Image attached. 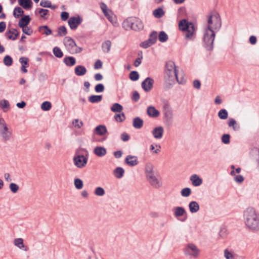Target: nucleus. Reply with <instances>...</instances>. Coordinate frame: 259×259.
Instances as JSON below:
<instances>
[{"label": "nucleus", "mask_w": 259, "mask_h": 259, "mask_svg": "<svg viewBox=\"0 0 259 259\" xmlns=\"http://www.w3.org/2000/svg\"><path fill=\"white\" fill-rule=\"evenodd\" d=\"M175 80H177L179 84H184L186 82V79L182 77L180 79L178 76V70L175 63L172 61L166 62L164 70V88L169 90L175 84Z\"/></svg>", "instance_id": "nucleus-1"}, {"label": "nucleus", "mask_w": 259, "mask_h": 259, "mask_svg": "<svg viewBox=\"0 0 259 259\" xmlns=\"http://www.w3.org/2000/svg\"><path fill=\"white\" fill-rule=\"evenodd\" d=\"M245 223L252 232L259 231V213L252 207H248L244 212Z\"/></svg>", "instance_id": "nucleus-2"}, {"label": "nucleus", "mask_w": 259, "mask_h": 259, "mask_svg": "<svg viewBox=\"0 0 259 259\" xmlns=\"http://www.w3.org/2000/svg\"><path fill=\"white\" fill-rule=\"evenodd\" d=\"M215 34L211 26L208 25L204 30L203 34L204 47L207 51H211L213 48V41L215 38Z\"/></svg>", "instance_id": "nucleus-3"}, {"label": "nucleus", "mask_w": 259, "mask_h": 259, "mask_svg": "<svg viewBox=\"0 0 259 259\" xmlns=\"http://www.w3.org/2000/svg\"><path fill=\"white\" fill-rule=\"evenodd\" d=\"M123 27L125 30L132 29L135 31H140L144 28L142 21L137 17H130L123 22Z\"/></svg>", "instance_id": "nucleus-4"}, {"label": "nucleus", "mask_w": 259, "mask_h": 259, "mask_svg": "<svg viewBox=\"0 0 259 259\" xmlns=\"http://www.w3.org/2000/svg\"><path fill=\"white\" fill-rule=\"evenodd\" d=\"M208 25L211 26L212 29L218 31L222 26L221 18L219 13L215 12L209 16L207 20Z\"/></svg>", "instance_id": "nucleus-5"}, {"label": "nucleus", "mask_w": 259, "mask_h": 259, "mask_svg": "<svg viewBox=\"0 0 259 259\" xmlns=\"http://www.w3.org/2000/svg\"><path fill=\"white\" fill-rule=\"evenodd\" d=\"M184 251L186 255L197 258L199 255L200 250L194 244L189 243L185 248Z\"/></svg>", "instance_id": "nucleus-6"}, {"label": "nucleus", "mask_w": 259, "mask_h": 259, "mask_svg": "<svg viewBox=\"0 0 259 259\" xmlns=\"http://www.w3.org/2000/svg\"><path fill=\"white\" fill-rule=\"evenodd\" d=\"M88 156H85L82 155H75L73 160L74 165L78 168H83L85 166L88 162Z\"/></svg>", "instance_id": "nucleus-7"}, {"label": "nucleus", "mask_w": 259, "mask_h": 259, "mask_svg": "<svg viewBox=\"0 0 259 259\" xmlns=\"http://www.w3.org/2000/svg\"><path fill=\"white\" fill-rule=\"evenodd\" d=\"M82 18L80 16H72L69 18L68 23L70 28L74 30L82 23Z\"/></svg>", "instance_id": "nucleus-8"}, {"label": "nucleus", "mask_w": 259, "mask_h": 259, "mask_svg": "<svg viewBox=\"0 0 259 259\" xmlns=\"http://www.w3.org/2000/svg\"><path fill=\"white\" fill-rule=\"evenodd\" d=\"M154 83V79L151 77H148L142 82L141 87L144 91L148 92L152 89Z\"/></svg>", "instance_id": "nucleus-9"}, {"label": "nucleus", "mask_w": 259, "mask_h": 259, "mask_svg": "<svg viewBox=\"0 0 259 259\" xmlns=\"http://www.w3.org/2000/svg\"><path fill=\"white\" fill-rule=\"evenodd\" d=\"M146 179L149 184L155 188H159L161 184L155 175V174L146 177Z\"/></svg>", "instance_id": "nucleus-10"}, {"label": "nucleus", "mask_w": 259, "mask_h": 259, "mask_svg": "<svg viewBox=\"0 0 259 259\" xmlns=\"http://www.w3.org/2000/svg\"><path fill=\"white\" fill-rule=\"evenodd\" d=\"M163 113L164 118L167 122H170L172 119V112L169 106L165 104L163 106Z\"/></svg>", "instance_id": "nucleus-11"}, {"label": "nucleus", "mask_w": 259, "mask_h": 259, "mask_svg": "<svg viewBox=\"0 0 259 259\" xmlns=\"http://www.w3.org/2000/svg\"><path fill=\"white\" fill-rule=\"evenodd\" d=\"M63 43L70 52V50H72L74 47H76V44L74 40L69 36L64 37Z\"/></svg>", "instance_id": "nucleus-12"}, {"label": "nucleus", "mask_w": 259, "mask_h": 259, "mask_svg": "<svg viewBox=\"0 0 259 259\" xmlns=\"http://www.w3.org/2000/svg\"><path fill=\"white\" fill-rule=\"evenodd\" d=\"M19 35V32L15 28H12L5 33V36L8 39L15 40Z\"/></svg>", "instance_id": "nucleus-13"}, {"label": "nucleus", "mask_w": 259, "mask_h": 259, "mask_svg": "<svg viewBox=\"0 0 259 259\" xmlns=\"http://www.w3.org/2000/svg\"><path fill=\"white\" fill-rule=\"evenodd\" d=\"M125 163L130 166H134L139 163L137 156L127 155L125 159Z\"/></svg>", "instance_id": "nucleus-14"}, {"label": "nucleus", "mask_w": 259, "mask_h": 259, "mask_svg": "<svg viewBox=\"0 0 259 259\" xmlns=\"http://www.w3.org/2000/svg\"><path fill=\"white\" fill-rule=\"evenodd\" d=\"M192 25H194L192 22H189L185 19H182L179 23V29L182 31L187 30Z\"/></svg>", "instance_id": "nucleus-15"}, {"label": "nucleus", "mask_w": 259, "mask_h": 259, "mask_svg": "<svg viewBox=\"0 0 259 259\" xmlns=\"http://www.w3.org/2000/svg\"><path fill=\"white\" fill-rule=\"evenodd\" d=\"M164 129L162 126H159L154 128L152 132V135L154 138L159 139L162 137Z\"/></svg>", "instance_id": "nucleus-16"}, {"label": "nucleus", "mask_w": 259, "mask_h": 259, "mask_svg": "<svg viewBox=\"0 0 259 259\" xmlns=\"http://www.w3.org/2000/svg\"><path fill=\"white\" fill-rule=\"evenodd\" d=\"M31 21L29 15H23L19 20L18 26L22 28L27 26Z\"/></svg>", "instance_id": "nucleus-17"}, {"label": "nucleus", "mask_w": 259, "mask_h": 259, "mask_svg": "<svg viewBox=\"0 0 259 259\" xmlns=\"http://www.w3.org/2000/svg\"><path fill=\"white\" fill-rule=\"evenodd\" d=\"M94 132L96 135L102 136L107 133V130L105 125L101 124L97 126Z\"/></svg>", "instance_id": "nucleus-18"}, {"label": "nucleus", "mask_w": 259, "mask_h": 259, "mask_svg": "<svg viewBox=\"0 0 259 259\" xmlns=\"http://www.w3.org/2000/svg\"><path fill=\"white\" fill-rule=\"evenodd\" d=\"M14 244L15 246L19 248L23 249L25 251H28L29 248L28 246H25L23 243V239L21 238H16L14 240Z\"/></svg>", "instance_id": "nucleus-19"}, {"label": "nucleus", "mask_w": 259, "mask_h": 259, "mask_svg": "<svg viewBox=\"0 0 259 259\" xmlns=\"http://www.w3.org/2000/svg\"><path fill=\"white\" fill-rule=\"evenodd\" d=\"M147 113L150 117H157L159 115V112L153 106H149L147 108Z\"/></svg>", "instance_id": "nucleus-20"}, {"label": "nucleus", "mask_w": 259, "mask_h": 259, "mask_svg": "<svg viewBox=\"0 0 259 259\" xmlns=\"http://www.w3.org/2000/svg\"><path fill=\"white\" fill-rule=\"evenodd\" d=\"M19 5L25 10H29L32 6L31 0H18Z\"/></svg>", "instance_id": "nucleus-21"}, {"label": "nucleus", "mask_w": 259, "mask_h": 259, "mask_svg": "<svg viewBox=\"0 0 259 259\" xmlns=\"http://www.w3.org/2000/svg\"><path fill=\"white\" fill-rule=\"evenodd\" d=\"M190 180L194 186L197 187L202 183V180L198 175L194 174L191 176Z\"/></svg>", "instance_id": "nucleus-22"}, {"label": "nucleus", "mask_w": 259, "mask_h": 259, "mask_svg": "<svg viewBox=\"0 0 259 259\" xmlns=\"http://www.w3.org/2000/svg\"><path fill=\"white\" fill-rule=\"evenodd\" d=\"M87 72L86 68L82 65L76 66L74 69L75 74L77 76H83L86 74Z\"/></svg>", "instance_id": "nucleus-23"}, {"label": "nucleus", "mask_w": 259, "mask_h": 259, "mask_svg": "<svg viewBox=\"0 0 259 259\" xmlns=\"http://www.w3.org/2000/svg\"><path fill=\"white\" fill-rule=\"evenodd\" d=\"M94 153L99 157H102L107 153L106 149L103 147L97 146L94 150Z\"/></svg>", "instance_id": "nucleus-24"}, {"label": "nucleus", "mask_w": 259, "mask_h": 259, "mask_svg": "<svg viewBox=\"0 0 259 259\" xmlns=\"http://www.w3.org/2000/svg\"><path fill=\"white\" fill-rule=\"evenodd\" d=\"M144 121L139 117H136L133 119V126L137 129H140L143 126Z\"/></svg>", "instance_id": "nucleus-25"}, {"label": "nucleus", "mask_w": 259, "mask_h": 259, "mask_svg": "<svg viewBox=\"0 0 259 259\" xmlns=\"http://www.w3.org/2000/svg\"><path fill=\"white\" fill-rule=\"evenodd\" d=\"M189 208L191 213H195L199 210V205L196 201H193L189 203Z\"/></svg>", "instance_id": "nucleus-26"}, {"label": "nucleus", "mask_w": 259, "mask_h": 259, "mask_svg": "<svg viewBox=\"0 0 259 259\" xmlns=\"http://www.w3.org/2000/svg\"><path fill=\"white\" fill-rule=\"evenodd\" d=\"M63 62L67 66H72L75 64L76 59L73 57L67 56L64 58Z\"/></svg>", "instance_id": "nucleus-27"}, {"label": "nucleus", "mask_w": 259, "mask_h": 259, "mask_svg": "<svg viewBox=\"0 0 259 259\" xmlns=\"http://www.w3.org/2000/svg\"><path fill=\"white\" fill-rule=\"evenodd\" d=\"M38 31L46 35H49L52 34V30L47 25H42L38 27Z\"/></svg>", "instance_id": "nucleus-28"}, {"label": "nucleus", "mask_w": 259, "mask_h": 259, "mask_svg": "<svg viewBox=\"0 0 259 259\" xmlns=\"http://www.w3.org/2000/svg\"><path fill=\"white\" fill-rule=\"evenodd\" d=\"M0 134L3 138V141L4 142H6L10 140L11 137L12 132L9 131L7 127L6 131L4 129V130H2V131L0 132Z\"/></svg>", "instance_id": "nucleus-29"}, {"label": "nucleus", "mask_w": 259, "mask_h": 259, "mask_svg": "<svg viewBox=\"0 0 259 259\" xmlns=\"http://www.w3.org/2000/svg\"><path fill=\"white\" fill-rule=\"evenodd\" d=\"M154 166L151 163H147L145 165V172L146 177L155 174L153 170Z\"/></svg>", "instance_id": "nucleus-30"}, {"label": "nucleus", "mask_w": 259, "mask_h": 259, "mask_svg": "<svg viewBox=\"0 0 259 259\" xmlns=\"http://www.w3.org/2000/svg\"><path fill=\"white\" fill-rule=\"evenodd\" d=\"M124 173V170L121 167H117L113 171L114 175L117 179L121 178L123 176Z\"/></svg>", "instance_id": "nucleus-31"}, {"label": "nucleus", "mask_w": 259, "mask_h": 259, "mask_svg": "<svg viewBox=\"0 0 259 259\" xmlns=\"http://www.w3.org/2000/svg\"><path fill=\"white\" fill-rule=\"evenodd\" d=\"M228 125L229 127H232L234 131H238L240 128L239 125L237 124L236 121L232 118H230L228 121Z\"/></svg>", "instance_id": "nucleus-32"}, {"label": "nucleus", "mask_w": 259, "mask_h": 259, "mask_svg": "<svg viewBox=\"0 0 259 259\" xmlns=\"http://www.w3.org/2000/svg\"><path fill=\"white\" fill-rule=\"evenodd\" d=\"M111 47V42L109 40H106L102 44V49L103 51L105 53L109 52Z\"/></svg>", "instance_id": "nucleus-33"}, {"label": "nucleus", "mask_w": 259, "mask_h": 259, "mask_svg": "<svg viewBox=\"0 0 259 259\" xmlns=\"http://www.w3.org/2000/svg\"><path fill=\"white\" fill-rule=\"evenodd\" d=\"M185 213L186 210L183 207L178 206L175 209L174 214L177 218L183 216Z\"/></svg>", "instance_id": "nucleus-34"}, {"label": "nucleus", "mask_w": 259, "mask_h": 259, "mask_svg": "<svg viewBox=\"0 0 259 259\" xmlns=\"http://www.w3.org/2000/svg\"><path fill=\"white\" fill-rule=\"evenodd\" d=\"M102 95H91L89 97L88 100L92 103H99L102 100Z\"/></svg>", "instance_id": "nucleus-35"}, {"label": "nucleus", "mask_w": 259, "mask_h": 259, "mask_svg": "<svg viewBox=\"0 0 259 259\" xmlns=\"http://www.w3.org/2000/svg\"><path fill=\"white\" fill-rule=\"evenodd\" d=\"M153 14L155 18H160L164 15V11L162 8H158L153 11Z\"/></svg>", "instance_id": "nucleus-36"}, {"label": "nucleus", "mask_w": 259, "mask_h": 259, "mask_svg": "<svg viewBox=\"0 0 259 259\" xmlns=\"http://www.w3.org/2000/svg\"><path fill=\"white\" fill-rule=\"evenodd\" d=\"M218 115L220 119L225 120L228 117V112L227 110L222 109L219 111Z\"/></svg>", "instance_id": "nucleus-37"}, {"label": "nucleus", "mask_w": 259, "mask_h": 259, "mask_svg": "<svg viewBox=\"0 0 259 259\" xmlns=\"http://www.w3.org/2000/svg\"><path fill=\"white\" fill-rule=\"evenodd\" d=\"M24 11L21 7H17L13 11V16L16 18H19L20 16L23 15Z\"/></svg>", "instance_id": "nucleus-38"}, {"label": "nucleus", "mask_w": 259, "mask_h": 259, "mask_svg": "<svg viewBox=\"0 0 259 259\" xmlns=\"http://www.w3.org/2000/svg\"><path fill=\"white\" fill-rule=\"evenodd\" d=\"M158 37L159 40L161 42H164L168 39L167 34L163 31H160Z\"/></svg>", "instance_id": "nucleus-39"}, {"label": "nucleus", "mask_w": 259, "mask_h": 259, "mask_svg": "<svg viewBox=\"0 0 259 259\" xmlns=\"http://www.w3.org/2000/svg\"><path fill=\"white\" fill-rule=\"evenodd\" d=\"M3 62L6 66H11L13 64V60L11 56L7 55L4 57Z\"/></svg>", "instance_id": "nucleus-40"}, {"label": "nucleus", "mask_w": 259, "mask_h": 259, "mask_svg": "<svg viewBox=\"0 0 259 259\" xmlns=\"http://www.w3.org/2000/svg\"><path fill=\"white\" fill-rule=\"evenodd\" d=\"M123 109V107L119 103H115L111 107V110L114 112H120Z\"/></svg>", "instance_id": "nucleus-41"}, {"label": "nucleus", "mask_w": 259, "mask_h": 259, "mask_svg": "<svg viewBox=\"0 0 259 259\" xmlns=\"http://www.w3.org/2000/svg\"><path fill=\"white\" fill-rule=\"evenodd\" d=\"M53 52L55 57L61 58L63 56V53L61 50L58 47L53 48Z\"/></svg>", "instance_id": "nucleus-42"}, {"label": "nucleus", "mask_w": 259, "mask_h": 259, "mask_svg": "<svg viewBox=\"0 0 259 259\" xmlns=\"http://www.w3.org/2000/svg\"><path fill=\"white\" fill-rule=\"evenodd\" d=\"M52 107V104L49 101H45L42 102L41 105V109L43 111H49Z\"/></svg>", "instance_id": "nucleus-43"}, {"label": "nucleus", "mask_w": 259, "mask_h": 259, "mask_svg": "<svg viewBox=\"0 0 259 259\" xmlns=\"http://www.w3.org/2000/svg\"><path fill=\"white\" fill-rule=\"evenodd\" d=\"M74 185L76 189L80 190L83 186V181L79 178H75L74 180Z\"/></svg>", "instance_id": "nucleus-44"}, {"label": "nucleus", "mask_w": 259, "mask_h": 259, "mask_svg": "<svg viewBox=\"0 0 259 259\" xmlns=\"http://www.w3.org/2000/svg\"><path fill=\"white\" fill-rule=\"evenodd\" d=\"M153 45H154V44L152 41L150 39L148 38L147 40L142 42L140 46L142 48L147 49Z\"/></svg>", "instance_id": "nucleus-45"}, {"label": "nucleus", "mask_w": 259, "mask_h": 259, "mask_svg": "<svg viewBox=\"0 0 259 259\" xmlns=\"http://www.w3.org/2000/svg\"><path fill=\"white\" fill-rule=\"evenodd\" d=\"M153 45H154V44L152 41L150 39L148 38L147 40L142 42L140 46L142 48L147 49Z\"/></svg>", "instance_id": "nucleus-46"}, {"label": "nucleus", "mask_w": 259, "mask_h": 259, "mask_svg": "<svg viewBox=\"0 0 259 259\" xmlns=\"http://www.w3.org/2000/svg\"><path fill=\"white\" fill-rule=\"evenodd\" d=\"M153 45H154V44L152 41L150 39L148 38L147 40L142 42L140 46L142 48L147 49Z\"/></svg>", "instance_id": "nucleus-47"}, {"label": "nucleus", "mask_w": 259, "mask_h": 259, "mask_svg": "<svg viewBox=\"0 0 259 259\" xmlns=\"http://www.w3.org/2000/svg\"><path fill=\"white\" fill-rule=\"evenodd\" d=\"M129 78L132 81H137L139 78V74L137 71H132L129 74Z\"/></svg>", "instance_id": "nucleus-48"}, {"label": "nucleus", "mask_w": 259, "mask_h": 259, "mask_svg": "<svg viewBox=\"0 0 259 259\" xmlns=\"http://www.w3.org/2000/svg\"><path fill=\"white\" fill-rule=\"evenodd\" d=\"M195 30L194 25H192V26H190V28L187 30H186V37L187 38H191Z\"/></svg>", "instance_id": "nucleus-49"}, {"label": "nucleus", "mask_w": 259, "mask_h": 259, "mask_svg": "<svg viewBox=\"0 0 259 259\" xmlns=\"http://www.w3.org/2000/svg\"><path fill=\"white\" fill-rule=\"evenodd\" d=\"M67 33V30L65 26H61L58 29V34L59 36H65Z\"/></svg>", "instance_id": "nucleus-50"}, {"label": "nucleus", "mask_w": 259, "mask_h": 259, "mask_svg": "<svg viewBox=\"0 0 259 259\" xmlns=\"http://www.w3.org/2000/svg\"><path fill=\"white\" fill-rule=\"evenodd\" d=\"M105 193V191L104 189L101 187H97L94 191V194L99 196H103Z\"/></svg>", "instance_id": "nucleus-51"}, {"label": "nucleus", "mask_w": 259, "mask_h": 259, "mask_svg": "<svg viewBox=\"0 0 259 259\" xmlns=\"http://www.w3.org/2000/svg\"><path fill=\"white\" fill-rule=\"evenodd\" d=\"M191 189L190 188H185L181 190V194L183 197H188L191 194Z\"/></svg>", "instance_id": "nucleus-52"}, {"label": "nucleus", "mask_w": 259, "mask_h": 259, "mask_svg": "<svg viewBox=\"0 0 259 259\" xmlns=\"http://www.w3.org/2000/svg\"><path fill=\"white\" fill-rule=\"evenodd\" d=\"M158 34L156 31H152L149 36V38L150 39L152 42L155 44L157 39Z\"/></svg>", "instance_id": "nucleus-53"}, {"label": "nucleus", "mask_w": 259, "mask_h": 259, "mask_svg": "<svg viewBox=\"0 0 259 259\" xmlns=\"http://www.w3.org/2000/svg\"><path fill=\"white\" fill-rule=\"evenodd\" d=\"M114 118L116 121L121 122L125 119V116L123 112L121 114H116L114 116Z\"/></svg>", "instance_id": "nucleus-54"}, {"label": "nucleus", "mask_w": 259, "mask_h": 259, "mask_svg": "<svg viewBox=\"0 0 259 259\" xmlns=\"http://www.w3.org/2000/svg\"><path fill=\"white\" fill-rule=\"evenodd\" d=\"M49 10L47 9H44L40 8L38 9V13L40 14V17L47 19L46 16L49 14Z\"/></svg>", "instance_id": "nucleus-55"}, {"label": "nucleus", "mask_w": 259, "mask_h": 259, "mask_svg": "<svg viewBox=\"0 0 259 259\" xmlns=\"http://www.w3.org/2000/svg\"><path fill=\"white\" fill-rule=\"evenodd\" d=\"M222 142L225 144H228L230 142V135L228 134H225L222 136Z\"/></svg>", "instance_id": "nucleus-56"}, {"label": "nucleus", "mask_w": 259, "mask_h": 259, "mask_svg": "<svg viewBox=\"0 0 259 259\" xmlns=\"http://www.w3.org/2000/svg\"><path fill=\"white\" fill-rule=\"evenodd\" d=\"M9 188L12 192L16 193L19 190V187L18 185L15 183H11L9 185Z\"/></svg>", "instance_id": "nucleus-57"}, {"label": "nucleus", "mask_w": 259, "mask_h": 259, "mask_svg": "<svg viewBox=\"0 0 259 259\" xmlns=\"http://www.w3.org/2000/svg\"><path fill=\"white\" fill-rule=\"evenodd\" d=\"M105 87L103 84L98 83L95 87V91L96 93H102L104 92Z\"/></svg>", "instance_id": "nucleus-58"}, {"label": "nucleus", "mask_w": 259, "mask_h": 259, "mask_svg": "<svg viewBox=\"0 0 259 259\" xmlns=\"http://www.w3.org/2000/svg\"><path fill=\"white\" fill-rule=\"evenodd\" d=\"M10 106L9 103L7 100H4L0 101V107L3 109L4 111L6 112L5 108H9Z\"/></svg>", "instance_id": "nucleus-59"}, {"label": "nucleus", "mask_w": 259, "mask_h": 259, "mask_svg": "<svg viewBox=\"0 0 259 259\" xmlns=\"http://www.w3.org/2000/svg\"><path fill=\"white\" fill-rule=\"evenodd\" d=\"M140 54H141V56L138 57V58H137L134 62V64L135 67L139 66L142 62V59H143V56H142V52L141 51L138 53V55L140 56Z\"/></svg>", "instance_id": "nucleus-60"}, {"label": "nucleus", "mask_w": 259, "mask_h": 259, "mask_svg": "<svg viewBox=\"0 0 259 259\" xmlns=\"http://www.w3.org/2000/svg\"><path fill=\"white\" fill-rule=\"evenodd\" d=\"M28 61V58L25 57H21L19 59V62L21 63L22 66H29Z\"/></svg>", "instance_id": "nucleus-61"}, {"label": "nucleus", "mask_w": 259, "mask_h": 259, "mask_svg": "<svg viewBox=\"0 0 259 259\" xmlns=\"http://www.w3.org/2000/svg\"><path fill=\"white\" fill-rule=\"evenodd\" d=\"M22 29L23 32L24 34H27L28 35H31L33 33L32 29L30 27H28L27 26L22 28Z\"/></svg>", "instance_id": "nucleus-62"}, {"label": "nucleus", "mask_w": 259, "mask_h": 259, "mask_svg": "<svg viewBox=\"0 0 259 259\" xmlns=\"http://www.w3.org/2000/svg\"><path fill=\"white\" fill-rule=\"evenodd\" d=\"M72 123L74 124V127L77 128H81V127L83 125V122L81 121H79L78 119H74Z\"/></svg>", "instance_id": "nucleus-63"}, {"label": "nucleus", "mask_w": 259, "mask_h": 259, "mask_svg": "<svg viewBox=\"0 0 259 259\" xmlns=\"http://www.w3.org/2000/svg\"><path fill=\"white\" fill-rule=\"evenodd\" d=\"M140 98V96L139 93L136 91H134L133 93V96L132 97V100L135 102H137L139 100Z\"/></svg>", "instance_id": "nucleus-64"}]
</instances>
